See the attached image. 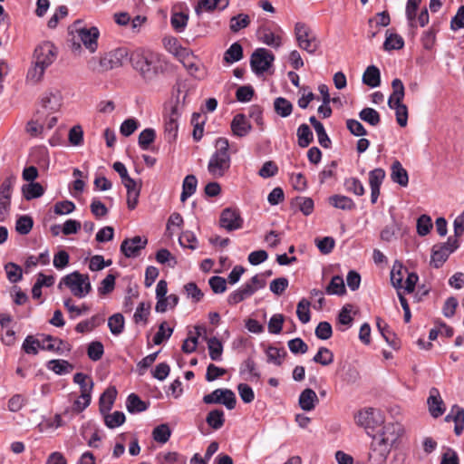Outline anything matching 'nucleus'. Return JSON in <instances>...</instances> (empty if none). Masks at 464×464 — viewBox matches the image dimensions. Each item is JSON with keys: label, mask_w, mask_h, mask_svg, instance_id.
<instances>
[{"label": "nucleus", "mask_w": 464, "mask_h": 464, "mask_svg": "<svg viewBox=\"0 0 464 464\" xmlns=\"http://www.w3.org/2000/svg\"><path fill=\"white\" fill-rule=\"evenodd\" d=\"M203 401L206 404L220 403L227 409L233 410L236 407L237 399L235 393L229 389H216L211 393L206 394Z\"/></svg>", "instance_id": "6e6552de"}, {"label": "nucleus", "mask_w": 464, "mask_h": 464, "mask_svg": "<svg viewBox=\"0 0 464 464\" xmlns=\"http://www.w3.org/2000/svg\"><path fill=\"white\" fill-rule=\"evenodd\" d=\"M355 420L358 425L365 430H372L382 421L380 411L373 408L359 411L355 416Z\"/></svg>", "instance_id": "4468645a"}, {"label": "nucleus", "mask_w": 464, "mask_h": 464, "mask_svg": "<svg viewBox=\"0 0 464 464\" xmlns=\"http://www.w3.org/2000/svg\"><path fill=\"white\" fill-rule=\"evenodd\" d=\"M405 273H407V269L403 267L402 264L395 261L391 271V282L393 287L396 289L402 288V281Z\"/></svg>", "instance_id": "7c9ffc66"}, {"label": "nucleus", "mask_w": 464, "mask_h": 464, "mask_svg": "<svg viewBox=\"0 0 464 464\" xmlns=\"http://www.w3.org/2000/svg\"><path fill=\"white\" fill-rule=\"evenodd\" d=\"M63 103V96L59 90H49L45 92L40 102V108L44 111V117L48 114H53L58 111Z\"/></svg>", "instance_id": "9d476101"}, {"label": "nucleus", "mask_w": 464, "mask_h": 464, "mask_svg": "<svg viewBox=\"0 0 464 464\" xmlns=\"http://www.w3.org/2000/svg\"><path fill=\"white\" fill-rule=\"evenodd\" d=\"M197 186V178L194 175H188L183 180L180 200L185 202L189 197H191L196 192Z\"/></svg>", "instance_id": "c756f323"}, {"label": "nucleus", "mask_w": 464, "mask_h": 464, "mask_svg": "<svg viewBox=\"0 0 464 464\" xmlns=\"http://www.w3.org/2000/svg\"><path fill=\"white\" fill-rule=\"evenodd\" d=\"M207 343L210 359L216 362L220 361L223 353L222 343L217 337L207 339Z\"/></svg>", "instance_id": "c9c22d12"}, {"label": "nucleus", "mask_w": 464, "mask_h": 464, "mask_svg": "<svg viewBox=\"0 0 464 464\" xmlns=\"http://www.w3.org/2000/svg\"><path fill=\"white\" fill-rule=\"evenodd\" d=\"M100 32L97 27L92 26L85 28L84 30H79L77 36L82 43V44L91 52L94 53L98 47V38Z\"/></svg>", "instance_id": "dca6fc26"}, {"label": "nucleus", "mask_w": 464, "mask_h": 464, "mask_svg": "<svg viewBox=\"0 0 464 464\" xmlns=\"http://www.w3.org/2000/svg\"><path fill=\"white\" fill-rule=\"evenodd\" d=\"M43 339H37L33 335H28L24 339L22 349L27 354L35 355L38 353L39 349H42Z\"/></svg>", "instance_id": "c03bdc74"}, {"label": "nucleus", "mask_w": 464, "mask_h": 464, "mask_svg": "<svg viewBox=\"0 0 464 464\" xmlns=\"http://www.w3.org/2000/svg\"><path fill=\"white\" fill-rule=\"evenodd\" d=\"M318 403V397L315 392L310 388L304 389L299 396V406L305 411H310Z\"/></svg>", "instance_id": "b1692460"}, {"label": "nucleus", "mask_w": 464, "mask_h": 464, "mask_svg": "<svg viewBox=\"0 0 464 464\" xmlns=\"http://www.w3.org/2000/svg\"><path fill=\"white\" fill-rule=\"evenodd\" d=\"M295 35L298 46L308 53H314L320 46V42L314 31L304 23H296Z\"/></svg>", "instance_id": "20e7f679"}, {"label": "nucleus", "mask_w": 464, "mask_h": 464, "mask_svg": "<svg viewBox=\"0 0 464 464\" xmlns=\"http://www.w3.org/2000/svg\"><path fill=\"white\" fill-rule=\"evenodd\" d=\"M313 361L323 366H327L334 362V353L328 348L321 347L314 356Z\"/></svg>", "instance_id": "6e6d98bb"}, {"label": "nucleus", "mask_w": 464, "mask_h": 464, "mask_svg": "<svg viewBox=\"0 0 464 464\" xmlns=\"http://www.w3.org/2000/svg\"><path fill=\"white\" fill-rule=\"evenodd\" d=\"M329 203L343 210H351L355 208V204L352 198L343 195H334L329 198Z\"/></svg>", "instance_id": "473e14b6"}, {"label": "nucleus", "mask_w": 464, "mask_h": 464, "mask_svg": "<svg viewBox=\"0 0 464 464\" xmlns=\"http://www.w3.org/2000/svg\"><path fill=\"white\" fill-rule=\"evenodd\" d=\"M46 68L34 63L33 61V65L29 68L26 75V79L28 82L32 83L39 82L45 72Z\"/></svg>", "instance_id": "4d7b16f0"}, {"label": "nucleus", "mask_w": 464, "mask_h": 464, "mask_svg": "<svg viewBox=\"0 0 464 464\" xmlns=\"http://www.w3.org/2000/svg\"><path fill=\"white\" fill-rule=\"evenodd\" d=\"M126 408L129 412L135 413L146 411L147 405L138 395L131 393L127 398Z\"/></svg>", "instance_id": "79ce46f5"}, {"label": "nucleus", "mask_w": 464, "mask_h": 464, "mask_svg": "<svg viewBox=\"0 0 464 464\" xmlns=\"http://www.w3.org/2000/svg\"><path fill=\"white\" fill-rule=\"evenodd\" d=\"M148 240L146 237L135 236L132 238H126L121 245V253L128 258L140 256V251L146 247Z\"/></svg>", "instance_id": "f8f14e48"}, {"label": "nucleus", "mask_w": 464, "mask_h": 464, "mask_svg": "<svg viewBox=\"0 0 464 464\" xmlns=\"http://www.w3.org/2000/svg\"><path fill=\"white\" fill-rule=\"evenodd\" d=\"M111 60L109 53L100 58L92 57L88 62V67L93 72H104L116 68Z\"/></svg>", "instance_id": "aec40b11"}, {"label": "nucleus", "mask_w": 464, "mask_h": 464, "mask_svg": "<svg viewBox=\"0 0 464 464\" xmlns=\"http://www.w3.org/2000/svg\"><path fill=\"white\" fill-rule=\"evenodd\" d=\"M362 82L372 88L378 87L381 84L380 70L374 65L368 66L363 72Z\"/></svg>", "instance_id": "bb28decb"}, {"label": "nucleus", "mask_w": 464, "mask_h": 464, "mask_svg": "<svg viewBox=\"0 0 464 464\" xmlns=\"http://www.w3.org/2000/svg\"><path fill=\"white\" fill-rule=\"evenodd\" d=\"M63 285H66L72 294L78 298L86 296L92 290L89 276L78 271L63 276L58 285V288L61 289Z\"/></svg>", "instance_id": "7ed1b4c3"}, {"label": "nucleus", "mask_w": 464, "mask_h": 464, "mask_svg": "<svg viewBox=\"0 0 464 464\" xmlns=\"http://www.w3.org/2000/svg\"><path fill=\"white\" fill-rule=\"evenodd\" d=\"M266 354L267 357V362L280 366L284 358L286 356V351L284 348L269 346L266 351Z\"/></svg>", "instance_id": "58836bf2"}, {"label": "nucleus", "mask_w": 464, "mask_h": 464, "mask_svg": "<svg viewBox=\"0 0 464 464\" xmlns=\"http://www.w3.org/2000/svg\"><path fill=\"white\" fill-rule=\"evenodd\" d=\"M285 322V316L281 314H274L268 322V332L272 334H278L281 333L283 324Z\"/></svg>", "instance_id": "774afa93"}, {"label": "nucleus", "mask_w": 464, "mask_h": 464, "mask_svg": "<svg viewBox=\"0 0 464 464\" xmlns=\"http://www.w3.org/2000/svg\"><path fill=\"white\" fill-rule=\"evenodd\" d=\"M391 449L392 448L384 445V443L379 441L373 437L371 446V452L369 453L370 462L372 464H385Z\"/></svg>", "instance_id": "2eb2a0df"}, {"label": "nucleus", "mask_w": 464, "mask_h": 464, "mask_svg": "<svg viewBox=\"0 0 464 464\" xmlns=\"http://www.w3.org/2000/svg\"><path fill=\"white\" fill-rule=\"evenodd\" d=\"M156 138V132L153 129L148 128L143 130L138 139L139 146L146 150L150 148V144H152Z\"/></svg>", "instance_id": "864d4df0"}, {"label": "nucleus", "mask_w": 464, "mask_h": 464, "mask_svg": "<svg viewBox=\"0 0 464 464\" xmlns=\"http://www.w3.org/2000/svg\"><path fill=\"white\" fill-rule=\"evenodd\" d=\"M206 421L212 429L219 430L225 423L224 411L218 409L210 411L207 415Z\"/></svg>", "instance_id": "4c0bfd02"}, {"label": "nucleus", "mask_w": 464, "mask_h": 464, "mask_svg": "<svg viewBox=\"0 0 464 464\" xmlns=\"http://www.w3.org/2000/svg\"><path fill=\"white\" fill-rule=\"evenodd\" d=\"M219 224L226 230L233 231L242 227L243 218L238 209L227 208L221 212Z\"/></svg>", "instance_id": "9b49d317"}, {"label": "nucleus", "mask_w": 464, "mask_h": 464, "mask_svg": "<svg viewBox=\"0 0 464 464\" xmlns=\"http://www.w3.org/2000/svg\"><path fill=\"white\" fill-rule=\"evenodd\" d=\"M5 269L11 283H17L22 279L23 272L18 265L10 262L5 266Z\"/></svg>", "instance_id": "0e129e2a"}, {"label": "nucleus", "mask_w": 464, "mask_h": 464, "mask_svg": "<svg viewBox=\"0 0 464 464\" xmlns=\"http://www.w3.org/2000/svg\"><path fill=\"white\" fill-rule=\"evenodd\" d=\"M111 62H113L115 67H120L128 59L129 52L125 47H120L112 50L109 53Z\"/></svg>", "instance_id": "338daca9"}, {"label": "nucleus", "mask_w": 464, "mask_h": 464, "mask_svg": "<svg viewBox=\"0 0 464 464\" xmlns=\"http://www.w3.org/2000/svg\"><path fill=\"white\" fill-rule=\"evenodd\" d=\"M132 68L145 81H152L163 71L160 55L149 49H136L130 54Z\"/></svg>", "instance_id": "f257e3e1"}, {"label": "nucleus", "mask_w": 464, "mask_h": 464, "mask_svg": "<svg viewBox=\"0 0 464 464\" xmlns=\"http://www.w3.org/2000/svg\"><path fill=\"white\" fill-rule=\"evenodd\" d=\"M346 292L344 282L342 276H334L325 288L327 295H343Z\"/></svg>", "instance_id": "f704fd0d"}, {"label": "nucleus", "mask_w": 464, "mask_h": 464, "mask_svg": "<svg viewBox=\"0 0 464 464\" xmlns=\"http://www.w3.org/2000/svg\"><path fill=\"white\" fill-rule=\"evenodd\" d=\"M228 0H198L195 6V13L200 15L203 12H213L216 9L224 10L227 7Z\"/></svg>", "instance_id": "6ab92c4d"}, {"label": "nucleus", "mask_w": 464, "mask_h": 464, "mask_svg": "<svg viewBox=\"0 0 464 464\" xmlns=\"http://www.w3.org/2000/svg\"><path fill=\"white\" fill-rule=\"evenodd\" d=\"M57 48L51 42H43L36 46L34 53V62L46 69L55 61Z\"/></svg>", "instance_id": "0eeeda50"}, {"label": "nucleus", "mask_w": 464, "mask_h": 464, "mask_svg": "<svg viewBox=\"0 0 464 464\" xmlns=\"http://www.w3.org/2000/svg\"><path fill=\"white\" fill-rule=\"evenodd\" d=\"M103 415L105 425L110 429H114L125 421V414L122 411H114L112 413L105 412Z\"/></svg>", "instance_id": "37998d69"}, {"label": "nucleus", "mask_w": 464, "mask_h": 464, "mask_svg": "<svg viewBox=\"0 0 464 464\" xmlns=\"http://www.w3.org/2000/svg\"><path fill=\"white\" fill-rule=\"evenodd\" d=\"M46 367L59 375L69 373L73 370V365L65 360H51Z\"/></svg>", "instance_id": "2f4dec72"}, {"label": "nucleus", "mask_w": 464, "mask_h": 464, "mask_svg": "<svg viewBox=\"0 0 464 464\" xmlns=\"http://www.w3.org/2000/svg\"><path fill=\"white\" fill-rule=\"evenodd\" d=\"M275 111L283 118L288 117L293 111V104L283 97H278L274 102Z\"/></svg>", "instance_id": "49530a36"}, {"label": "nucleus", "mask_w": 464, "mask_h": 464, "mask_svg": "<svg viewBox=\"0 0 464 464\" xmlns=\"http://www.w3.org/2000/svg\"><path fill=\"white\" fill-rule=\"evenodd\" d=\"M195 331H196L195 336H189L183 342L181 349L185 353H191L197 349L198 336L201 335L202 332L205 333L206 329L201 326H196Z\"/></svg>", "instance_id": "de8ad7c7"}, {"label": "nucleus", "mask_w": 464, "mask_h": 464, "mask_svg": "<svg viewBox=\"0 0 464 464\" xmlns=\"http://www.w3.org/2000/svg\"><path fill=\"white\" fill-rule=\"evenodd\" d=\"M233 133L238 137L246 136L251 130V125L244 114H237L231 122Z\"/></svg>", "instance_id": "a878e982"}, {"label": "nucleus", "mask_w": 464, "mask_h": 464, "mask_svg": "<svg viewBox=\"0 0 464 464\" xmlns=\"http://www.w3.org/2000/svg\"><path fill=\"white\" fill-rule=\"evenodd\" d=\"M298 145L301 148H306L313 141L314 136L309 126L305 123L301 124L297 129Z\"/></svg>", "instance_id": "ea45409f"}, {"label": "nucleus", "mask_w": 464, "mask_h": 464, "mask_svg": "<svg viewBox=\"0 0 464 464\" xmlns=\"http://www.w3.org/2000/svg\"><path fill=\"white\" fill-rule=\"evenodd\" d=\"M44 111L42 110H37L34 115V118L26 124V132L33 137L41 135L44 129Z\"/></svg>", "instance_id": "4be33fe9"}, {"label": "nucleus", "mask_w": 464, "mask_h": 464, "mask_svg": "<svg viewBox=\"0 0 464 464\" xmlns=\"http://www.w3.org/2000/svg\"><path fill=\"white\" fill-rule=\"evenodd\" d=\"M274 59V54L270 51L258 48L251 55L250 65L253 72L259 74L269 69Z\"/></svg>", "instance_id": "1a4fd4ad"}, {"label": "nucleus", "mask_w": 464, "mask_h": 464, "mask_svg": "<svg viewBox=\"0 0 464 464\" xmlns=\"http://www.w3.org/2000/svg\"><path fill=\"white\" fill-rule=\"evenodd\" d=\"M427 402L429 405V411L432 417L438 418L444 413L445 408L443 407V401L440 398L438 389H430Z\"/></svg>", "instance_id": "a211bd4d"}, {"label": "nucleus", "mask_w": 464, "mask_h": 464, "mask_svg": "<svg viewBox=\"0 0 464 464\" xmlns=\"http://www.w3.org/2000/svg\"><path fill=\"white\" fill-rule=\"evenodd\" d=\"M250 24V19L247 14H239L236 16H233L230 19V30L234 33L238 32L239 30L246 28Z\"/></svg>", "instance_id": "13d9d810"}, {"label": "nucleus", "mask_w": 464, "mask_h": 464, "mask_svg": "<svg viewBox=\"0 0 464 464\" xmlns=\"http://www.w3.org/2000/svg\"><path fill=\"white\" fill-rule=\"evenodd\" d=\"M108 326L114 335H119L124 329V317L121 314H114L108 319Z\"/></svg>", "instance_id": "3c124183"}, {"label": "nucleus", "mask_w": 464, "mask_h": 464, "mask_svg": "<svg viewBox=\"0 0 464 464\" xmlns=\"http://www.w3.org/2000/svg\"><path fill=\"white\" fill-rule=\"evenodd\" d=\"M310 302L305 298L299 301L296 308V315L303 324L310 321Z\"/></svg>", "instance_id": "bf43d9fd"}, {"label": "nucleus", "mask_w": 464, "mask_h": 464, "mask_svg": "<svg viewBox=\"0 0 464 464\" xmlns=\"http://www.w3.org/2000/svg\"><path fill=\"white\" fill-rule=\"evenodd\" d=\"M171 435V430L167 424L157 426L152 432L154 440L160 443H166Z\"/></svg>", "instance_id": "052dcab7"}, {"label": "nucleus", "mask_w": 464, "mask_h": 464, "mask_svg": "<svg viewBox=\"0 0 464 464\" xmlns=\"http://www.w3.org/2000/svg\"><path fill=\"white\" fill-rule=\"evenodd\" d=\"M116 396L117 390L114 386H110L103 392L99 400L100 411L102 414L111 411Z\"/></svg>", "instance_id": "393cba45"}, {"label": "nucleus", "mask_w": 464, "mask_h": 464, "mask_svg": "<svg viewBox=\"0 0 464 464\" xmlns=\"http://www.w3.org/2000/svg\"><path fill=\"white\" fill-rule=\"evenodd\" d=\"M241 374H248L246 380L253 382L254 380H259L260 372L256 369V362L253 359L248 358L243 362L240 366Z\"/></svg>", "instance_id": "e433bc0d"}, {"label": "nucleus", "mask_w": 464, "mask_h": 464, "mask_svg": "<svg viewBox=\"0 0 464 464\" xmlns=\"http://www.w3.org/2000/svg\"><path fill=\"white\" fill-rule=\"evenodd\" d=\"M104 353L103 344L99 341H93L88 345L87 354L92 361H99Z\"/></svg>", "instance_id": "69168bd1"}, {"label": "nucleus", "mask_w": 464, "mask_h": 464, "mask_svg": "<svg viewBox=\"0 0 464 464\" xmlns=\"http://www.w3.org/2000/svg\"><path fill=\"white\" fill-rule=\"evenodd\" d=\"M22 193L26 200H31L42 197L44 193V188L38 182H30L22 187Z\"/></svg>", "instance_id": "cd10ccee"}, {"label": "nucleus", "mask_w": 464, "mask_h": 464, "mask_svg": "<svg viewBox=\"0 0 464 464\" xmlns=\"http://www.w3.org/2000/svg\"><path fill=\"white\" fill-rule=\"evenodd\" d=\"M256 291L255 287L246 282L240 288L235 290L228 295L227 302L229 304L235 305L253 295Z\"/></svg>", "instance_id": "412c9836"}, {"label": "nucleus", "mask_w": 464, "mask_h": 464, "mask_svg": "<svg viewBox=\"0 0 464 464\" xmlns=\"http://www.w3.org/2000/svg\"><path fill=\"white\" fill-rule=\"evenodd\" d=\"M359 117L364 122L372 126H377L381 122L380 113L372 108H364L359 112Z\"/></svg>", "instance_id": "8fccbe9b"}, {"label": "nucleus", "mask_w": 464, "mask_h": 464, "mask_svg": "<svg viewBox=\"0 0 464 464\" xmlns=\"http://www.w3.org/2000/svg\"><path fill=\"white\" fill-rule=\"evenodd\" d=\"M395 111L396 121L401 127H405L408 122V108L402 102L393 103L389 106Z\"/></svg>", "instance_id": "5fc2aeb1"}, {"label": "nucleus", "mask_w": 464, "mask_h": 464, "mask_svg": "<svg viewBox=\"0 0 464 464\" xmlns=\"http://www.w3.org/2000/svg\"><path fill=\"white\" fill-rule=\"evenodd\" d=\"M421 0H408L405 8L406 17L409 23V26L411 28L416 27V13Z\"/></svg>", "instance_id": "09e8293b"}, {"label": "nucleus", "mask_w": 464, "mask_h": 464, "mask_svg": "<svg viewBox=\"0 0 464 464\" xmlns=\"http://www.w3.org/2000/svg\"><path fill=\"white\" fill-rule=\"evenodd\" d=\"M158 464H186V459L178 452H160L156 456Z\"/></svg>", "instance_id": "72a5a7b5"}, {"label": "nucleus", "mask_w": 464, "mask_h": 464, "mask_svg": "<svg viewBox=\"0 0 464 464\" xmlns=\"http://www.w3.org/2000/svg\"><path fill=\"white\" fill-rule=\"evenodd\" d=\"M391 179L394 183L401 187H407L409 184V175L399 160H394L391 166Z\"/></svg>", "instance_id": "5701e85b"}, {"label": "nucleus", "mask_w": 464, "mask_h": 464, "mask_svg": "<svg viewBox=\"0 0 464 464\" xmlns=\"http://www.w3.org/2000/svg\"><path fill=\"white\" fill-rule=\"evenodd\" d=\"M450 256L447 246H435L432 250L430 265L435 268L440 267Z\"/></svg>", "instance_id": "c85d7f7f"}, {"label": "nucleus", "mask_w": 464, "mask_h": 464, "mask_svg": "<svg viewBox=\"0 0 464 464\" xmlns=\"http://www.w3.org/2000/svg\"><path fill=\"white\" fill-rule=\"evenodd\" d=\"M343 186L347 192L353 193L355 196L361 197L365 193V189L362 181L357 178L351 177L345 179Z\"/></svg>", "instance_id": "a18cd8bd"}, {"label": "nucleus", "mask_w": 464, "mask_h": 464, "mask_svg": "<svg viewBox=\"0 0 464 464\" xmlns=\"http://www.w3.org/2000/svg\"><path fill=\"white\" fill-rule=\"evenodd\" d=\"M243 58V48L239 43H234L224 53V60L228 63L238 62Z\"/></svg>", "instance_id": "a19ab883"}, {"label": "nucleus", "mask_w": 464, "mask_h": 464, "mask_svg": "<svg viewBox=\"0 0 464 464\" xmlns=\"http://www.w3.org/2000/svg\"><path fill=\"white\" fill-rule=\"evenodd\" d=\"M404 45V41L401 36L397 34H391L387 35L383 44V48L386 51L399 50Z\"/></svg>", "instance_id": "680f3d73"}, {"label": "nucleus", "mask_w": 464, "mask_h": 464, "mask_svg": "<svg viewBox=\"0 0 464 464\" xmlns=\"http://www.w3.org/2000/svg\"><path fill=\"white\" fill-rule=\"evenodd\" d=\"M72 346L68 343L61 339L53 337L52 335L43 336L42 350L52 351L62 354L63 353L70 352Z\"/></svg>", "instance_id": "f3484780"}, {"label": "nucleus", "mask_w": 464, "mask_h": 464, "mask_svg": "<svg viewBox=\"0 0 464 464\" xmlns=\"http://www.w3.org/2000/svg\"><path fill=\"white\" fill-rule=\"evenodd\" d=\"M215 152L209 158L208 171L214 179L224 177L231 166L229 143L226 138H218L215 142Z\"/></svg>", "instance_id": "f03ea898"}, {"label": "nucleus", "mask_w": 464, "mask_h": 464, "mask_svg": "<svg viewBox=\"0 0 464 464\" xmlns=\"http://www.w3.org/2000/svg\"><path fill=\"white\" fill-rule=\"evenodd\" d=\"M15 183L16 177L10 175L0 185V222L5 221L10 214L11 197Z\"/></svg>", "instance_id": "39448f33"}, {"label": "nucleus", "mask_w": 464, "mask_h": 464, "mask_svg": "<svg viewBox=\"0 0 464 464\" xmlns=\"http://www.w3.org/2000/svg\"><path fill=\"white\" fill-rule=\"evenodd\" d=\"M402 429L399 423H388L386 424L381 432L374 435L373 437L379 441L384 443V445L392 448L393 444L401 436Z\"/></svg>", "instance_id": "ddd939ff"}, {"label": "nucleus", "mask_w": 464, "mask_h": 464, "mask_svg": "<svg viewBox=\"0 0 464 464\" xmlns=\"http://www.w3.org/2000/svg\"><path fill=\"white\" fill-rule=\"evenodd\" d=\"M73 382L77 384H79L81 388V399H84V402L82 403V406H80L81 401L77 400L74 402V406L78 411H82L84 409H86L92 400V391L93 388V382L92 379L82 373V372H77L73 376Z\"/></svg>", "instance_id": "423d86ee"}, {"label": "nucleus", "mask_w": 464, "mask_h": 464, "mask_svg": "<svg viewBox=\"0 0 464 464\" xmlns=\"http://www.w3.org/2000/svg\"><path fill=\"white\" fill-rule=\"evenodd\" d=\"M377 328L385 341L392 347L397 348V343L395 342V335L390 330L389 325L382 321L381 318H377Z\"/></svg>", "instance_id": "603ef678"}, {"label": "nucleus", "mask_w": 464, "mask_h": 464, "mask_svg": "<svg viewBox=\"0 0 464 464\" xmlns=\"http://www.w3.org/2000/svg\"><path fill=\"white\" fill-rule=\"evenodd\" d=\"M33 218L27 215L21 216L15 225V229L20 235H27L32 230Z\"/></svg>", "instance_id": "e2e57ef3"}]
</instances>
